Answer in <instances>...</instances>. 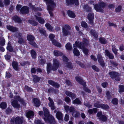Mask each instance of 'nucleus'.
<instances>
[{
  "label": "nucleus",
  "mask_w": 124,
  "mask_h": 124,
  "mask_svg": "<svg viewBox=\"0 0 124 124\" xmlns=\"http://www.w3.org/2000/svg\"><path fill=\"white\" fill-rule=\"evenodd\" d=\"M12 105L14 108H19L20 107V105L18 104L17 101L14 100L11 102Z\"/></svg>",
  "instance_id": "nucleus-25"
},
{
  "label": "nucleus",
  "mask_w": 124,
  "mask_h": 124,
  "mask_svg": "<svg viewBox=\"0 0 124 124\" xmlns=\"http://www.w3.org/2000/svg\"><path fill=\"white\" fill-rule=\"evenodd\" d=\"M49 84L51 85L56 88H58L60 87V85L56 82H55L51 80H49L48 81Z\"/></svg>",
  "instance_id": "nucleus-23"
},
{
  "label": "nucleus",
  "mask_w": 124,
  "mask_h": 124,
  "mask_svg": "<svg viewBox=\"0 0 124 124\" xmlns=\"http://www.w3.org/2000/svg\"><path fill=\"white\" fill-rule=\"evenodd\" d=\"M7 29L9 31L14 32L18 31V29L16 27L10 25H7L6 26Z\"/></svg>",
  "instance_id": "nucleus-14"
},
{
  "label": "nucleus",
  "mask_w": 124,
  "mask_h": 124,
  "mask_svg": "<svg viewBox=\"0 0 124 124\" xmlns=\"http://www.w3.org/2000/svg\"><path fill=\"white\" fill-rule=\"evenodd\" d=\"M12 66L17 71L19 69L18 63L16 61H13L12 62Z\"/></svg>",
  "instance_id": "nucleus-24"
},
{
  "label": "nucleus",
  "mask_w": 124,
  "mask_h": 124,
  "mask_svg": "<svg viewBox=\"0 0 124 124\" xmlns=\"http://www.w3.org/2000/svg\"><path fill=\"white\" fill-rule=\"evenodd\" d=\"M33 101L34 103V105L36 107L39 106L40 104V101L37 98H34Z\"/></svg>",
  "instance_id": "nucleus-29"
},
{
  "label": "nucleus",
  "mask_w": 124,
  "mask_h": 124,
  "mask_svg": "<svg viewBox=\"0 0 124 124\" xmlns=\"http://www.w3.org/2000/svg\"><path fill=\"white\" fill-rule=\"evenodd\" d=\"M65 93L68 96L70 97L72 100L74 99L76 97V94L69 91H66L65 92Z\"/></svg>",
  "instance_id": "nucleus-21"
},
{
  "label": "nucleus",
  "mask_w": 124,
  "mask_h": 124,
  "mask_svg": "<svg viewBox=\"0 0 124 124\" xmlns=\"http://www.w3.org/2000/svg\"><path fill=\"white\" fill-rule=\"evenodd\" d=\"M81 25L82 27L86 28V29L88 28L87 24L85 21H82L81 23Z\"/></svg>",
  "instance_id": "nucleus-45"
},
{
  "label": "nucleus",
  "mask_w": 124,
  "mask_h": 124,
  "mask_svg": "<svg viewBox=\"0 0 124 124\" xmlns=\"http://www.w3.org/2000/svg\"><path fill=\"white\" fill-rule=\"evenodd\" d=\"M48 92L49 93L52 92L55 93H57L58 92V91L57 89H55L52 87L48 89Z\"/></svg>",
  "instance_id": "nucleus-43"
},
{
  "label": "nucleus",
  "mask_w": 124,
  "mask_h": 124,
  "mask_svg": "<svg viewBox=\"0 0 124 124\" xmlns=\"http://www.w3.org/2000/svg\"><path fill=\"white\" fill-rule=\"evenodd\" d=\"M29 7L26 6L22 7L20 10V13L22 14H28L29 13Z\"/></svg>",
  "instance_id": "nucleus-10"
},
{
  "label": "nucleus",
  "mask_w": 124,
  "mask_h": 124,
  "mask_svg": "<svg viewBox=\"0 0 124 124\" xmlns=\"http://www.w3.org/2000/svg\"><path fill=\"white\" fill-rule=\"evenodd\" d=\"M112 51L115 55L117 54L118 49L116 48V46L115 45H112Z\"/></svg>",
  "instance_id": "nucleus-47"
},
{
  "label": "nucleus",
  "mask_w": 124,
  "mask_h": 124,
  "mask_svg": "<svg viewBox=\"0 0 124 124\" xmlns=\"http://www.w3.org/2000/svg\"><path fill=\"white\" fill-rule=\"evenodd\" d=\"M18 42L19 44H22L23 42V40L21 35H19Z\"/></svg>",
  "instance_id": "nucleus-58"
},
{
  "label": "nucleus",
  "mask_w": 124,
  "mask_h": 124,
  "mask_svg": "<svg viewBox=\"0 0 124 124\" xmlns=\"http://www.w3.org/2000/svg\"><path fill=\"white\" fill-rule=\"evenodd\" d=\"M118 100L117 98H114L112 100V102L113 104L116 105L118 103Z\"/></svg>",
  "instance_id": "nucleus-61"
},
{
  "label": "nucleus",
  "mask_w": 124,
  "mask_h": 124,
  "mask_svg": "<svg viewBox=\"0 0 124 124\" xmlns=\"http://www.w3.org/2000/svg\"><path fill=\"white\" fill-rule=\"evenodd\" d=\"M27 39L29 41V44L34 48H38V46L34 41L35 38L33 35L31 34L28 35L27 37Z\"/></svg>",
  "instance_id": "nucleus-6"
},
{
  "label": "nucleus",
  "mask_w": 124,
  "mask_h": 124,
  "mask_svg": "<svg viewBox=\"0 0 124 124\" xmlns=\"http://www.w3.org/2000/svg\"><path fill=\"white\" fill-rule=\"evenodd\" d=\"M76 80L79 84L82 85L84 87L86 86V83L80 78H76Z\"/></svg>",
  "instance_id": "nucleus-31"
},
{
  "label": "nucleus",
  "mask_w": 124,
  "mask_h": 124,
  "mask_svg": "<svg viewBox=\"0 0 124 124\" xmlns=\"http://www.w3.org/2000/svg\"><path fill=\"white\" fill-rule=\"evenodd\" d=\"M72 103L74 104L79 105L81 104L82 103V102L79 99L77 98H76L75 100L72 101Z\"/></svg>",
  "instance_id": "nucleus-38"
},
{
  "label": "nucleus",
  "mask_w": 124,
  "mask_h": 124,
  "mask_svg": "<svg viewBox=\"0 0 124 124\" xmlns=\"http://www.w3.org/2000/svg\"><path fill=\"white\" fill-rule=\"evenodd\" d=\"M39 31L40 33H41L44 36H46V31L45 30L42 29H40L39 30Z\"/></svg>",
  "instance_id": "nucleus-55"
},
{
  "label": "nucleus",
  "mask_w": 124,
  "mask_h": 124,
  "mask_svg": "<svg viewBox=\"0 0 124 124\" xmlns=\"http://www.w3.org/2000/svg\"><path fill=\"white\" fill-rule=\"evenodd\" d=\"M44 1L47 5V10L51 17H53L54 15L52 11L54 8L56 6V4L52 0H43Z\"/></svg>",
  "instance_id": "nucleus-5"
},
{
  "label": "nucleus",
  "mask_w": 124,
  "mask_h": 124,
  "mask_svg": "<svg viewBox=\"0 0 124 124\" xmlns=\"http://www.w3.org/2000/svg\"><path fill=\"white\" fill-rule=\"evenodd\" d=\"M66 67L67 68L70 69L73 68L72 63L70 62H68L67 63Z\"/></svg>",
  "instance_id": "nucleus-52"
},
{
  "label": "nucleus",
  "mask_w": 124,
  "mask_h": 124,
  "mask_svg": "<svg viewBox=\"0 0 124 124\" xmlns=\"http://www.w3.org/2000/svg\"><path fill=\"white\" fill-rule=\"evenodd\" d=\"M7 104L4 102H2L0 104V108L3 109L6 108L7 107Z\"/></svg>",
  "instance_id": "nucleus-46"
},
{
  "label": "nucleus",
  "mask_w": 124,
  "mask_h": 124,
  "mask_svg": "<svg viewBox=\"0 0 124 124\" xmlns=\"http://www.w3.org/2000/svg\"><path fill=\"white\" fill-rule=\"evenodd\" d=\"M62 31L63 36H67L68 35H70V32L69 31L64 28H62Z\"/></svg>",
  "instance_id": "nucleus-36"
},
{
  "label": "nucleus",
  "mask_w": 124,
  "mask_h": 124,
  "mask_svg": "<svg viewBox=\"0 0 124 124\" xmlns=\"http://www.w3.org/2000/svg\"><path fill=\"white\" fill-rule=\"evenodd\" d=\"M110 62L112 65L114 66H116L118 65V63L116 62H115L112 60H110Z\"/></svg>",
  "instance_id": "nucleus-63"
},
{
  "label": "nucleus",
  "mask_w": 124,
  "mask_h": 124,
  "mask_svg": "<svg viewBox=\"0 0 124 124\" xmlns=\"http://www.w3.org/2000/svg\"><path fill=\"white\" fill-rule=\"evenodd\" d=\"M89 41L86 38H83L82 42L76 41L75 45L79 48L82 49L84 53L86 56L88 55L89 50L87 47L89 45Z\"/></svg>",
  "instance_id": "nucleus-1"
},
{
  "label": "nucleus",
  "mask_w": 124,
  "mask_h": 124,
  "mask_svg": "<svg viewBox=\"0 0 124 124\" xmlns=\"http://www.w3.org/2000/svg\"><path fill=\"white\" fill-rule=\"evenodd\" d=\"M72 115L74 117L77 118L80 116L79 112L76 110H75L72 113Z\"/></svg>",
  "instance_id": "nucleus-41"
},
{
  "label": "nucleus",
  "mask_w": 124,
  "mask_h": 124,
  "mask_svg": "<svg viewBox=\"0 0 124 124\" xmlns=\"http://www.w3.org/2000/svg\"><path fill=\"white\" fill-rule=\"evenodd\" d=\"M31 73L35 74L36 72L40 73L42 72V69L40 68H37L36 69L34 67H33L31 68Z\"/></svg>",
  "instance_id": "nucleus-17"
},
{
  "label": "nucleus",
  "mask_w": 124,
  "mask_h": 124,
  "mask_svg": "<svg viewBox=\"0 0 124 124\" xmlns=\"http://www.w3.org/2000/svg\"><path fill=\"white\" fill-rule=\"evenodd\" d=\"M79 4V0H66V4L67 6L70 7L74 4L78 6Z\"/></svg>",
  "instance_id": "nucleus-8"
},
{
  "label": "nucleus",
  "mask_w": 124,
  "mask_h": 124,
  "mask_svg": "<svg viewBox=\"0 0 124 124\" xmlns=\"http://www.w3.org/2000/svg\"><path fill=\"white\" fill-rule=\"evenodd\" d=\"M23 117L17 116L13 117L10 120L11 124H22L23 122Z\"/></svg>",
  "instance_id": "nucleus-7"
},
{
  "label": "nucleus",
  "mask_w": 124,
  "mask_h": 124,
  "mask_svg": "<svg viewBox=\"0 0 124 124\" xmlns=\"http://www.w3.org/2000/svg\"><path fill=\"white\" fill-rule=\"evenodd\" d=\"M99 40L100 43L101 44H105L108 43L107 40L104 37H100Z\"/></svg>",
  "instance_id": "nucleus-26"
},
{
  "label": "nucleus",
  "mask_w": 124,
  "mask_h": 124,
  "mask_svg": "<svg viewBox=\"0 0 124 124\" xmlns=\"http://www.w3.org/2000/svg\"><path fill=\"white\" fill-rule=\"evenodd\" d=\"M108 74L110 76L111 78L118 77L120 75L119 73L114 71H111L109 72Z\"/></svg>",
  "instance_id": "nucleus-16"
},
{
  "label": "nucleus",
  "mask_w": 124,
  "mask_h": 124,
  "mask_svg": "<svg viewBox=\"0 0 124 124\" xmlns=\"http://www.w3.org/2000/svg\"><path fill=\"white\" fill-rule=\"evenodd\" d=\"M65 47L67 50L69 51H71L72 49V45L70 43H67L66 44Z\"/></svg>",
  "instance_id": "nucleus-39"
},
{
  "label": "nucleus",
  "mask_w": 124,
  "mask_h": 124,
  "mask_svg": "<svg viewBox=\"0 0 124 124\" xmlns=\"http://www.w3.org/2000/svg\"><path fill=\"white\" fill-rule=\"evenodd\" d=\"M25 89L27 91L31 92L32 91V89L30 87H29L28 86L25 85Z\"/></svg>",
  "instance_id": "nucleus-60"
},
{
  "label": "nucleus",
  "mask_w": 124,
  "mask_h": 124,
  "mask_svg": "<svg viewBox=\"0 0 124 124\" xmlns=\"http://www.w3.org/2000/svg\"><path fill=\"white\" fill-rule=\"evenodd\" d=\"M99 119L101 120L103 122H105L107 121V118L105 116L102 115L101 117L99 118Z\"/></svg>",
  "instance_id": "nucleus-51"
},
{
  "label": "nucleus",
  "mask_w": 124,
  "mask_h": 124,
  "mask_svg": "<svg viewBox=\"0 0 124 124\" xmlns=\"http://www.w3.org/2000/svg\"><path fill=\"white\" fill-rule=\"evenodd\" d=\"M101 108L105 109H108L109 108V106L107 105L101 104Z\"/></svg>",
  "instance_id": "nucleus-59"
},
{
  "label": "nucleus",
  "mask_w": 124,
  "mask_h": 124,
  "mask_svg": "<svg viewBox=\"0 0 124 124\" xmlns=\"http://www.w3.org/2000/svg\"><path fill=\"white\" fill-rule=\"evenodd\" d=\"M76 62L77 64H78L81 67L85 69L86 68L85 66L80 61H76Z\"/></svg>",
  "instance_id": "nucleus-44"
},
{
  "label": "nucleus",
  "mask_w": 124,
  "mask_h": 124,
  "mask_svg": "<svg viewBox=\"0 0 124 124\" xmlns=\"http://www.w3.org/2000/svg\"><path fill=\"white\" fill-rule=\"evenodd\" d=\"M51 41L52 42V44L54 45L59 47H61L62 46L61 43L57 42L56 40L54 39L51 40Z\"/></svg>",
  "instance_id": "nucleus-33"
},
{
  "label": "nucleus",
  "mask_w": 124,
  "mask_h": 124,
  "mask_svg": "<svg viewBox=\"0 0 124 124\" xmlns=\"http://www.w3.org/2000/svg\"><path fill=\"white\" fill-rule=\"evenodd\" d=\"M88 3L94 5V8L96 12L101 13L104 12L103 9L107 5L106 3L103 2H99L98 4H95L94 1L92 0H90Z\"/></svg>",
  "instance_id": "nucleus-3"
},
{
  "label": "nucleus",
  "mask_w": 124,
  "mask_h": 124,
  "mask_svg": "<svg viewBox=\"0 0 124 124\" xmlns=\"http://www.w3.org/2000/svg\"><path fill=\"white\" fill-rule=\"evenodd\" d=\"M90 33L95 39H97L98 38V33L96 32L95 29H91L90 31Z\"/></svg>",
  "instance_id": "nucleus-22"
},
{
  "label": "nucleus",
  "mask_w": 124,
  "mask_h": 124,
  "mask_svg": "<svg viewBox=\"0 0 124 124\" xmlns=\"http://www.w3.org/2000/svg\"><path fill=\"white\" fill-rule=\"evenodd\" d=\"M122 6L121 5H118L115 9V12L117 13L120 12L122 9Z\"/></svg>",
  "instance_id": "nucleus-49"
},
{
  "label": "nucleus",
  "mask_w": 124,
  "mask_h": 124,
  "mask_svg": "<svg viewBox=\"0 0 124 124\" xmlns=\"http://www.w3.org/2000/svg\"><path fill=\"white\" fill-rule=\"evenodd\" d=\"M28 21L30 23L34 26H36L38 24V23L34 20H29Z\"/></svg>",
  "instance_id": "nucleus-42"
},
{
  "label": "nucleus",
  "mask_w": 124,
  "mask_h": 124,
  "mask_svg": "<svg viewBox=\"0 0 124 124\" xmlns=\"http://www.w3.org/2000/svg\"><path fill=\"white\" fill-rule=\"evenodd\" d=\"M105 54L110 59H113L114 58V56L113 54L110 53L109 51L107 49L105 50Z\"/></svg>",
  "instance_id": "nucleus-20"
},
{
  "label": "nucleus",
  "mask_w": 124,
  "mask_h": 124,
  "mask_svg": "<svg viewBox=\"0 0 124 124\" xmlns=\"http://www.w3.org/2000/svg\"><path fill=\"white\" fill-rule=\"evenodd\" d=\"M106 97L108 100L110 99L111 98V96L110 95V93L109 91H107L106 93Z\"/></svg>",
  "instance_id": "nucleus-53"
},
{
  "label": "nucleus",
  "mask_w": 124,
  "mask_h": 124,
  "mask_svg": "<svg viewBox=\"0 0 124 124\" xmlns=\"http://www.w3.org/2000/svg\"><path fill=\"white\" fill-rule=\"evenodd\" d=\"M98 61L100 65L102 67H104L105 65L104 61L103 59V58L101 54H98L97 55Z\"/></svg>",
  "instance_id": "nucleus-11"
},
{
  "label": "nucleus",
  "mask_w": 124,
  "mask_h": 124,
  "mask_svg": "<svg viewBox=\"0 0 124 124\" xmlns=\"http://www.w3.org/2000/svg\"><path fill=\"white\" fill-rule=\"evenodd\" d=\"M63 54L62 53L57 50H55L54 51V55L56 56H61Z\"/></svg>",
  "instance_id": "nucleus-34"
},
{
  "label": "nucleus",
  "mask_w": 124,
  "mask_h": 124,
  "mask_svg": "<svg viewBox=\"0 0 124 124\" xmlns=\"http://www.w3.org/2000/svg\"><path fill=\"white\" fill-rule=\"evenodd\" d=\"M30 5H31V8L34 11L36 12L39 11H41L42 10V9L40 7H37L36 8L34 6L32 5L31 4H30Z\"/></svg>",
  "instance_id": "nucleus-35"
},
{
  "label": "nucleus",
  "mask_w": 124,
  "mask_h": 124,
  "mask_svg": "<svg viewBox=\"0 0 124 124\" xmlns=\"http://www.w3.org/2000/svg\"><path fill=\"white\" fill-rule=\"evenodd\" d=\"M30 54L32 58L35 59L37 58V54L36 51L33 49H32L30 52Z\"/></svg>",
  "instance_id": "nucleus-27"
},
{
  "label": "nucleus",
  "mask_w": 124,
  "mask_h": 124,
  "mask_svg": "<svg viewBox=\"0 0 124 124\" xmlns=\"http://www.w3.org/2000/svg\"><path fill=\"white\" fill-rule=\"evenodd\" d=\"M34 115L33 112L31 111H28L26 113V116L28 118H32Z\"/></svg>",
  "instance_id": "nucleus-37"
},
{
  "label": "nucleus",
  "mask_w": 124,
  "mask_h": 124,
  "mask_svg": "<svg viewBox=\"0 0 124 124\" xmlns=\"http://www.w3.org/2000/svg\"><path fill=\"white\" fill-rule=\"evenodd\" d=\"M60 63L59 61L56 59H55L53 60V66H52L51 63L48 62L46 65V71L48 74L50 73L51 70L53 71L56 70L60 66Z\"/></svg>",
  "instance_id": "nucleus-2"
},
{
  "label": "nucleus",
  "mask_w": 124,
  "mask_h": 124,
  "mask_svg": "<svg viewBox=\"0 0 124 124\" xmlns=\"http://www.w3.org/2000/svg\"><path fill=\"white\" fill-rule=\"evenodd\" d=\"M12 20L16 23H21L22 21L21 18L19 16L16 15L12 17Z\"/></svg>",
  "instance_id": "nucleus-19"
},
{
  "label": "nucleus",
  "mask_w": 124,
  "mask_h": 124,
  "mask_svg": "<svg viewBox=\"0 0 124 124\" xmlns=\"http://www.w3.org/2000/svg\"><path fill=\"white\" fill-rule=\"evenodd\" d=\"M87 18L89 21V23L92 26L94 25V13L93 12L89 13L87 15Z\"/></svg>",
  "instance_id": "nucleus-9"
},
{
  "label": "nucleus",
  "mask_w": 124,
  "mask_h": 124,
  "mask_svg": "<svg viewBox=\"0 0 124 124\" xmlns=\"http://www.w3.org/2000/svg\"><path fill=\"white\" fill-rule=\"evenodd\" d=\"M10 0H4V5L6 6H8L10 4Z\"/></svg>",
  "instance_id": "nucleus-62"
},
{
  "label": "nucleus",
  "mask_w": 124,
  "mask_h": 124,
  "mask_svg": "<svg viewBox=\"0 0 124 124\" xmlns=\"http://www.w3.org/2000/svg\"><path fill=\"white\" fill-rule=\"evenodd\" d=\"M39 62L41 65H44L46 62V60L45 59L41 58Z\"/></svg>",
  "instance_id": "nucleus-57"
},
{
  "label": "nucleus",
  "mask_w": 124,
  "mask_h": 124,
  "mask_svg": "<svg viewBox=\"0 0 124 124\" xmlns=\"http://www.w3.org/2000/svg\"><path fill=\"white\" fill-rule=\"evenodd\" d=\"M119 92L120 93L124 92V86L123 85L119 86Z\"/></svg>",
  "instance_id": "nucleus-56"
},
{
  "label": "nucleus",
  "mask_w": 124,
  "mask_h": 124,
  "mask_svg": "<svg viewBox=\"0 0 124 124\" xmlns=\"http://www.w3.org/2000/svg\"><path fill=\"white\" fill-rule=\"evenodd\" d=\"M0 41V45L3 46L5 45V40L3 38H1Z\"/></svg>",
  "instance_id": "nucleus-50"
},
{
  "label": "nucleus",
  "mask_w": 124,
  "mask_h": 124,
  "mask_svg": "<svg viewBox=\"0 0 124 124\" xmlns=\"http://www.w3.org/2000/svg\"><path fill=\"white\" fill-rule=\"evenodd\" d=\"M56 116L59 120H61L63 118V115L62 113L59 111H57L56 113Z\"/></svg>",
  "instance_id": "nucleus-30"
},
{
  "label": "nucleus",
  "mask_w": 124,
  "mask_h": 124,
  "mask_svg": "<svg viewBox=\"0 0 124 124\" xmlns=\"http://www.w3.org/2000/svg\"><path fill=\"white\" fill-rule=\"evenodd\" d=\"M45 117L44 119L46 123H48L50 124H54L55 123V120L54 117L50 116L48 110L46 108H43Z\"/></svg>",
  "instance_id": "nucleus-4"
},
{
  "label": "nucleus",
  "mask_w": 124,
  "mask_h": 124,
  "mask_svg": "<svg viewBox=\"0 0 124 124\" xmlns=\"http://www.w3.org/2000/svg\"><path fill=\"white\" fill-rule=\"evenodd\" d=\"M7 50L10 52H13V49L12 46H11L10 43L8 42L7 44L6 47Z\"/></svg>",
  "instance_id": "nucleus-32"
},
{
  "label": "nucleus",
  "mask_w": 124,
  "mask_h": 124,
  "mask_svg": "<svg viewBox=\"0 0 124 124\" xmlns=\"http://www.w3.org/2000/svg\"><path fill=\"white\" fill-rule=\"evenodd\" d=\"M67 13L69 17L71 18H74L76 17V15L74 11L68 10Z\"/></svg>",
  "instance_id": "nucleus-15"
},
{
  "label": "nucleus",
  "mask_w": 124,
  "mask_h": 124,
  "mask_svg": "<svg viewBox=\"0 0 124 124\" xmlns=\"http://www.w3.org/2000/svg\"><path fill=\"white\" fill-rule=\"evenodd\" d=\"M62 28H64L65 29H67L69 31L71 29V27L68 24H65L64 26V27Z\"/></svg>",
  "instance_id": "nucleus-64"
},
{
  "label": "nucleus",
  "mask_w": 124,
  "mask_h": 124,
  "mask_svg": "<svg viewBox=\"0 0 124 124\" xmlns=\"http://www.w3.org/2000/svg\"><path fill=\"white\" fill-rule=\"evenodd\" d=\"M92 69L95 71L98 72L100 70L95 65H93L92 66Z\"/></svg>",
  "instance_id": "nucleus-54"
},
{
  "label": "nucleus",
  "mask_w": 124,
  "mask_h": 124,
  "mask_svg": "<svg viewBox=\"0 0 124 124\" xmlns=\"http://www.w3.org/2000/svg\"><path fill=\"white\" fill-rule=\"evenodd\" d=\"M45 26L50 31H53V28L49 23H46L45 24Z\"/></svg>",
  "instance_id": "nucleus-40"
},
{
  "label": "nucleus",
  "mask_w": 124,
  "mask_h": 124,
  "mask_svg": "<svg viewBox=\"0 0 124 124\" xmlns=\"http://www.w3.org/2000/svg\"><path fill=\"white\" fill-rule=\"evenodd\" d=\"M36 20H38L39 23L41 24H43L45 22V21L42 17H38L36 15L35 16Z\"/></svg>",
  "instance_id": "nucleus-28"
},
{
  "label": "nucleus",
  "mask_w": 124,
  "mask_h": 124,
  "mask_svg": "<svg viewBox=\"0 0 124 124\" xmlns=\"http://www.w3.org/2000/svg\"><path fill=\"white\" fill-rule=\"evenodd\" d=\"M84 10L87 12L90 13L93 12V9L92 7L89 5L86 4L84 5L83 7Z\"/></svg>",
  "instance_id": "nucleus-12"
},
{
  "label": "nucleus",
  "mask_w": 124,
  "mask_h": 124,
  "mask_svg": "<svg viewBox=\"0 0 124 124\" xmlns=\"http://www.w3.org/2000/svg\"><path fill=\"white\" fill-rule=\"evenodd\" d=\"M49 102L48 103L49 106L50 107L51 110H53L56 108V107L54 105V103L52 99L50 97L48 98Z\"/></svg>",
  "instance_id": "nucleus-13"
},
{
  "label": "nucleus",
  "mask_w": 124,
  "mask_h": 124,
  "mask_svg": "<svg viewBox=\"0 0 124 124\" xmlns=\"http://www.w3.org/2000/svg\"><path fill=\"white\" fill-rule=\"evenodd\" d=\"M27 64L28 65H30V62L29 61H23L20 63V65L22 66H24Z\"/></svg>",
  "instance_id": "nucleus-48"
},
{
  "label": "nucleus",
  "mask_w": 124,
  "mask_h": 124,
  "mask_svg": "<svg viewBox=\"0 0 124 124\" xmlns=\"http://www.w3.org/2000/svg\"><path fill=\"white\" fill-rule=\"evenodd\" d=\"M73 46L74 47L73 51V53L75 55L77 56H79L80 54V52L77 48L75 47L77 46H76L75 44H74L73 45Z\"/></svg>",
  "instance_id": "nucleus-18"
}]
</instances>
